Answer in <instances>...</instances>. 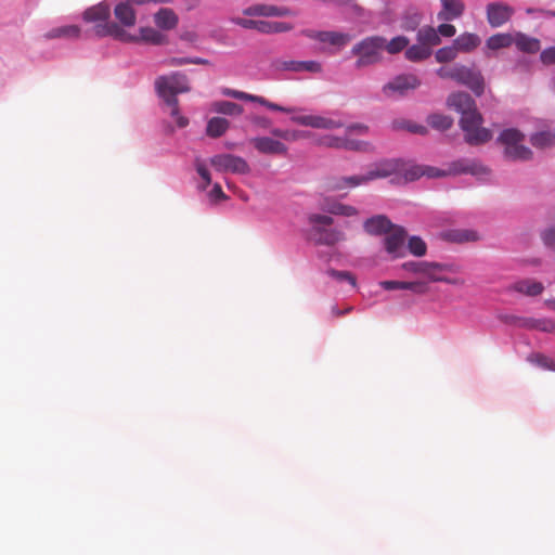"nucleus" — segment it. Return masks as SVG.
I'll return each mask as SVG.
<instances>
[{
    "label": "nucleus",
    "mask_w": 555,
    "mask_h": 555,
    "mask_svg": "<svg viewBox=\"0 0 555 555\" xmlns=\"http://www.w3.org/2000/svg\"><path fill=\"white\" fill-rule=\"evenodd\" d=\"M87 23H94V34L98 37H113L119 41H135L133 35L128 34L121 26L114 22H109L111 7L106 2H100L88 8L82 15Z\"/></svg>",
    "instance_id": "1"
},
{
    "label": "nucleus",
    "mask_w": 555,
    "mask_h": 555,
    "mask_svg": "<svg viewBox=\"0 0 555 555\" xmlns=\"http://www.w3.org/2000/svg\"><path fill=\"white\" fill-rule=\"evenodd\" d=\"M399 171V165L395 160L383 162L365 175L351 177H330L325 181V189L328 192H339L345 189L357 188L379 178H386Z\"/></svg>",
    "instance_id": "2"
},
{
    "label": "nucleus",
    "mask_w": 555,
    "mask_h": 555,
    "mask_svg": "<svg viewBox=\"0 0 555 555\" xmlns=\"http://www.w3.org/2000/svg\"><path fill=\"white\" fill-rule=\"evenodd\" d=\"M525 134L515 128L504 129L498 142L503 145V156L512 162H527L533 156L532 151L524 145Z\"/></svg>",
    "instance_id": "3"
},
{
    "label": "nucleus",
    "mask_w": 555,
    "mask_h": 555,
    "mask_svg": "<svg viewBox=\"0 0 555 555\" xmlns=\"http://www.w3.org/2000/svg\"><path fill=\"white\" fill-rule=\"evenodd\" d=\"M437 75L442 79H452L460 85L468 87L477 96H480L485 91L482 75L464 65L455 64L440 67L437 70Z\"/></svg>",
    "instance_id": "4"
},
{
    "label": "nucleus",
    "mask_w": 555,
    "mask_h": 555,
    "mask_svg": "<svg viewBox=\"0 0 555 555\" xmlns=\"http://www.w3.org/2000/svg\"><path fill=\"white\" fill-rule=\"evenodd\" d=\"M385 51V38L380 36L366 37L351 49V53L357 56L356 67L362 68L376 63L383 59Z\"/></svg>",
    "instance_id": "5"
},
{
    "label": "nucleus",
    "mask_w": 555,
    "mask_h": 555,
    "mask_svg": "<svg viewBox=\"0 0 555 555\" xmlns=\"http://www.w3.org/2000/svg\"><path fill=\"white\" fill-rule=\"evenodd\" d=\"M483 118L478 109L461 116L460 127L464 132V139L469 145L487 143L492 138V132L482 127Z\"/></svg>",
    "instance_id": "6"
},
{
    "label": "nucleus",
    "mask_w": 555,
    "mask_h": 555,
    "mask_svg": "<svg viewBox=\"0 0 555 555\" xmlns=\"http://www.w3.org/2000/svg\"><path fill=\"white\" fill-rule=\"evenodd\" d=\"M155 89L162 99H168L170 95L176 96L178 93L190 91L189 79L186 75L180 72L163 75L156 78Z\"/></svg>",
    "instance_id": "7"
},
{
    "label": "nucleus",
    "mask_w": 555,
    "mask_h": 555,
    "mask_svg": "<svg viewBox=\"0 0 555 555\" xmlns=\"http://www.w3.org/2000/svg\"><path fill=\"white\" fill-rule=\"evenodd\" d=\"M421 86L420 79L413 74H403L395 77L383 87L386 96H404L409 91Z\"/></svg>",
    "instance_id": "8"
},
{
    "label": "nucleus",
    "mask_w": 555,
    "mask_h": 555,
    "mask_svg": "<svg viewBox=\"0 0 555 555\" xmlns=\"http://www.w3.org/2000/svg\"><path fill=\"white\" fill-rule=\"evenodd\" d=\"M211 166L220 172L247 173L249 166L247 162L232 154H219L210 159Z\"/></svg>",
    "instance_id": "9"
},
{
    "label": "nucleus",
    "mask_w": 555,
    "mask_h": 555,
    "mask_svg": "<svg viewBox=\"0 0 555 555\" xmlns=\"http://www.w3.org/2000/svg\"><path fill=\"white\" fill-rule=\"evenodd\" d=\"M295 124L315 129L333 130L344 127L340 119L322 115H296L292 117Z\"/></svg>",
    "instance_id": "10"
},
{
    "label": "nucleus",
    "mask_w": 555,
    "mask_h": 555,
    "mask_svg": "<svg viewBox=\"0 0 555 555\" xmlns=\"http://www.w3.org/2000/svg\"><path fill=\"white\" fill-rule=\"evenodd\" d=\"M487 21L493 28L506 24L514 14V9L504 2H490L486 7Z\"/></svg>",
    "instance_id": "11"
},
{
    "label": "nucleus",
    "mask_w": 555,
    "mask_h": 555,
    "mask_svg": "<svg viewBox=\"0 0 555 555\" xmlns=\"http://www.w3.org/2000/svg\"><path fill=\"white\" fill-rule=\"evenodd\" d=\"M402 268L415 274L426 276L429 282H435V280H440L439 273L447 270L448 267L438 262L408 261L402 264Z\"/></svg>",
    "instance_id": "12"
},
{
    "label": "nucleus",
    "mask_w": 555,
    "mask_h": 555,
    "mask_svg": "<svg viewBox=\"0 0 555 555\" xmlns=\"http://www.w3.org/2000/svg\"><path fill=\"white\" fill-rule=\"evenodd\" d=\"M318 145L349 151H365L367 147V143L350 139L347 135H323L319 138Z\"/></svg>",
    "instance_id": "13"
},
{
    "label": "nucleus",
    "mask_w": 555,
    "mask_h": 555,
    "mask_svg": "<svg viewBox=\"0 0 555 555\" xmlns=\"http://www.w3.org/2000/svg\"><path fill=\"white\" fill-rule=\"evenodd\" d=\"M301 34L309 39L335 47H345L351 40V37L348 34L338 31H319L305 29L301 31Z\"/></svg>",
    "instance_id": "14"
},
{
    "label": "nucleus",
    "mask_w": 555,
    "mask_h": 555,
    "mask_svg": "<svg viewBox=\"0 0 555 555\" xmlns=\"http://www.w3.org/2000/svg\"><path fill=\"white\" fill-rule=\"evenodd\" d=\"M223 94L227 95V96H231L233 99H236V100H243V101H249V102H255V103H258L271 111H276V112H283V113H292L295 111V108H291V107H284V106H281L276 103H273V102H270L268 101L266 98L263 96H259V95H254V94H249V93H246V92H243V91H238V90H232V89H225L223 91Z\"/></svg>",
    "instance_id": "15"
},
{
    "label": "nucleus",
    "mask_w": 555,
    "mask_h": 555,
    "mask_svg": "<svg viewBox=\"0 0 555 555\" xmlns=\"http://www.w3.org/2000/svg\"><path fill=\"white\" fill-rule=\"evenodd\" d=\"M405 237V230L402 227L393 224L392 229L386 233L384 240L387 253L395 257L401 256V250L403 248Z\"/></svg>",
    "instance_id": "16"
},
{
    "label": "nucleus",
    "mask_w": 555,
    "mask_h": 555,
    "mask_svg": "<svg viewBox=\"0 0 555 555\" xmlns=\"http://www.w3.org/2000/svg\"><path fill=\"white\" fill-rule=\"evenodd\" d=\"M253 146L261 154L286 155L287 146L270 137H256L250 140Z\"/></svg>",
    "instance_id": "17"
},
{
    "label": "nucleus",
    "mask_w": 555,
    "mask_h": 555,
    "mask_svg": "<svg viewBox=\"0 0 555 555\" xmlns=\"http://www.w3.org/2000/svg\"><path fill=\"white\" fill-rule=\"evenodd\" d=\"M447 105L460 113L461 116L477 109L474 99L468 93L461 91L451 93L447 99Z\"/></svg>",
    "instance_id": "18"
},
{
    "label": "nucleus",
    "mask_w": 555,
    "mask_h": 555,
    "mask_svg": "<svg viewBox=\"0 0 555 555\" xmlns=\"http://www.w3.org/2000/svg\"><path fill=\"white\" fill-rule=\"evenodd\" d=\"M247 16H291L294 12L287 7L255 4L244 10Z\"/></svg>",
    "instance_id": "19"
},
{
    "label": "nucleus",
    "mask_w": 555,
    "mask_h": 555,
    "mask_svg": "<svg viewBox=\"0 0 555 555\" xmlns=\"http://www.w3.org/2000/svg\"><path fill=\"white\" fill-rule=\"evenodd\" d=\"M276 67L280 70L320 73L322 66L317 61H279Z\"/></svg>",
    "instance_id": "20"
},
{
    "label": "nucleus",
    "mask_w": 555,
    "mask_h": 555,
    "mask_svg": "<svg viewBox=\"0 0 555 555\" xmlns=\"http://www.w3.org/2000/svg\"><path fill=\"white\" fill-rule=\"evenodd\" d=\"M392 227L393 223L384 215L371 217L363 223L365 232L371 235L386 234Z\"/></svg>",
    "instance_id": "21"
},
{
    "label": "nucleus",
    "mask_w": 555,
    "mask_h": 555,
    "mask_svg": "<svg viewBox=\"0 0 555 555\" xmlns=\"http://www.w3.org/2000/svg\"><path fill=\"white\" fill-rule=\"evenodd\" d=\"M441 11L438 17L443 21H454L460 18L465 11V3L463 0H440Z\"/></svg>",
    "instance_id": "22"
},
{
    "label": "nucleus",
    "mask_w": 555,
    "mask_h": 555,
    "mask_svg": "<svg viewBox=\"0 0 555 555\" xmlns=\"http://www.w3.org/2000/svg\"><path fill=\"white\" fill-rule=\"evenodd\" d=\"M155 25L163 30L175 29L179 23V17L170 8H160L154 14Z\"/></svg>",
    "instance_id": "23"
},
{
    "label": "nucleus",
    "mask_w": 555,
    "mask_h": 555,
    "mask_svg": "<svg viewBox=\"0 0 555 555\" xmlns=\"http://www.w3.org/2000/svg\"><path fill=\"white\" fill-rule=\"evenodd\" d=\"M452 169L456 173H470L474 176H483L489 173V169L487 167L476 160L470 159H461L454 162Z\"/></svg>",
    "instance_id": "24"
},
{
    "label": "nucleus",
    "mask_w": 555,
    "mask_h": 555,
    "mask_svg": "<svg viewBox=\"0 0 555 555\" xmlns=\"http://www.w3.org/2000/svg\"><path fill=\"white\" fill-rule=\"evenodd\" d=\"M115 17L125 27H132L135 25L137 15L135 11L127 0L119 2L114 9Z\"/></svg>",
    "instance_id": "25"
},
{
    "label": "nucleus",
    "mask_w": 555,
    "mask_h": 555,
    "mask_svg": "<svg viewBox=\"0 0 555 555\" xmlns=\"http://www.w3.org/2000/svg\"><path fill=\"white\" fill-rule=\"evenodd\" d=\"M509 289L521 293L527 296H538L540 295L544 286L541 282L531 280V279H525L515 282Z\"/></svg>",
    "instance_id": "26"
},
{
    "label": "nucleus",
    "mask_w": 555,
    "mask_h": 555,
    "mask_svg": "<svg viewBox=\"0 0 555 555\" xmlns=\"http://www.w3.org/2000/svg\"><path fill=\"white\" fill-rule=\"evenodd\" d=\"M80 28L77 25H65L50 29L43 37L47 40L67 38L77 39L80 36Z\"/></svg>",
    "instance_id": "27"
},
{
    "label": "nucleus",
    "mask_w": 555,
    "mask_h": 555,
    "mask_svg": "<svg viewBox=\"0 0 555 555\" xmlns=\"http://www.w3.org/2000/svg\"><path fill=\"white\" fill-rule=\"evenodd\" d=\"M481 40L478 35L473 33H464L454 40V46L461 52H472L479 47Z\"/></svg>",
    "instance_id": "28"
},
{
    "label": "nucleus",
    "mask_w": 555,
    "mask_h": 555,
    "mask_svg": "<svg viewBox=\"0 0 555 555\" xmlns=\"http://www.w3.org/2000/svg\"><path fill=\"white\" fill-rule=\"evenodd\" d=\"M134 37L137 38L134 42L143 41L155 46L167 43V37L163 35L159 30L152 27H141L140 36Z\"/></svg>",
    "instance_id": "29"
},
{
    "label": "nucleus",
    "mask_w": 555,
    "mask_h": 555,
    "mask_svg": "<svg viewBox=\"0 0 555 555\" xmlns=\"http://www.w3.org/2000/svg\"><path fill=\"white\" fill-rule=\"evenodd\" d=\"M317 234V243L320 245L333 246L346 240V234L339 229H324Z\"/></svg>",
    "instance_id": "30"
},
{
    "label": "nucleus",
    "mask_w": 555,
    "mask_h": 555,
    "mask_svg": "<svg viewBox=\"0 0 555 555\" xmlns=\"http://www.w3.org/2000/svg\"><path fill=\"white\" fill-rule=\"evenodd\" d=\"M230 127L228 119L223 117H212L206 126V134L210 138H219L223 135Z\"/></svg>",
    "instance_id": "31"
},
{
    "label": "nucleus",
    "mask_w": 555,
    "mask_h": 555,
    "mask_svg": "<svg viewBox=\"0 0 555 555\" xmlns=\"http://www.w3.org/2000/svg\"><path fill=\"white\" fill-rule=\"evenodd\" d=\"M514 43L518 50L526 53H535L540 50V41L521 33L516 34Z\"/></svg>",
    "instance_id": "32"
},
{
    "label": "nucleus",
    "mask_w": 555,
    "mask_h": 555,
    "mask_svg": "<svg viewBox=\"0 0 555 555\" xmlns=\"http://www.w3.org/2000/svg\"><path fill=\"white\" fill-rule=\"evenodd\" d=\"M293 29V25L286 22L259 20L258 30L261 34H281Z\"/></svg>",
    "instance_id": "33"
},
{
    "label": "nucleus",
    "mask_w": 555,
    "mask_h": 555,
    "mask_svg": "<svg viewBox=\"0 0 555 555\" xmlns=\"http://www.w3.org/2000/svg\"><path fill=\"white\" fill-rule=\"evenodd\" d=\"M513 43L514 36L505 33L492 35L486 41L487 48L494 51L503 48H508Z\"/></svg>",
    "instance_id": "34"
},
{
    "label": "nucleus",
    "mask_w": 555,
    "mask_h": 555,
    "mask_svg": "<svg viewBox=\"0 0 555 555\" xmlns=\"http://www.w3.org/2000/svg\"><path fill=\"white\" fill-rule=\"evenodd\" d=\"M417 40L423 46L431 47L438 46L441 41L437 30L434 27H423L417 31Z\"/></svg>",
    "instance_id": "35"
},
{
    "label": "nucleus",
    "mask_w": 555,
    "mask_h": 555,
    "mask_svg": "<svg viewBox=\"0 0 555 555\" xmlns=\"http://www.w3.org/2000/svg\"><path fill=\"white\" fill-rule=\"evenodd\" d=\"M170 108V115L175 118L179 128H184L189 125V119L180 114L179 101L177 96L170 95L168 99H163Z\"/></svg>",
    "instance_id": "36"
},
{
    "label": "nucleus",
    "mask_w": 555,
    "mask_h": 555,
    "mask_svg": "<svg viewBox=\"0 0 555 555\" xmlns=\"http://www.w3.org/2000/svg\"><path fill=\"white\" fill-rule=\"evenodd\" d=\"M427 124L439 131L448 130L453 125V119L443 114H431L427 117Z\"/></svg>",
    "instance_id": "37"
},
{
    "label": "nucleus",
    "mask_w": 555,
    "mask_h": 555,
    "mask_svg": "<svg viewBox=\"0 0 555 555\" xmlns=\"http://www.w3.org/2000/svg\"><path fill=\"white\" fill-rule=\"evenodd\" d=\"M308 222L312 227V231L317 234L325 229V227L332 225L334 220L327 215L311 214L308 216Z\"/></svg>",
    "instance_id": "38"
},
{
    "label": "nucleus",
    "mask_w": 555,
    "mask_h": 555,
    "mask_svg": "<svg viewBox=\"0 0 555 555\" xmlns=\"http://www.w3.org/2000/svg\"><path fill=\"white\" fill-rule=\"evenodd\" d=\"M214 111L224 115L236 116L243 113V107L234 102L218 101L214 103Z\"/></svg>",
    "instance_id": "39"
},
{
    "label": "nucleus",
    "mask_w": 555,
    "mask_h": 555,
    "mask_svg": "<svg viewBox=\"0 0 555 555\" xmlns=\"http://www.w3.org/2000/svg\"><path fill=\"white\" fill-rule=\"evenodd\" d=\"M431 54V50L428 47L423 46L418 42V44H414L406 49L405 56L410 61H422L427 59Z\"/></svg>",
    "instance_id": "40"
},
{
    "label": "nucleus",
    "mask_w": 555,
    "mask_h": 555,
    "mask_svg": "<svg viewBox=\"0 0 555 555\" xmlns=\"http://www.w3.org/2000/svg\"><path fill=\"white\" fill-rule=\"evenodd\" d=\"M530 142L537 149H545L553 145L555 142V134L553 135L547 131L537 132L531 135Z\"/></svg>",
    "instance_id": "41"
},
{
    "label": "nucleus",
    "mask_w": 555,
    "mask_h": 555,
    "mask_svg": "<svg viewBox=\"0 0 555 555\" xmlns=\"http://www.w3.org/2000/svg\"><path fill=\"white\" fill-rule=\"evenodd\" d=\"M409 44V39L404 36L392 38L389 42L385 39V50L389 54H396L404 50Z\"/></svg>",
    "instance_id": "42"
},
{
    "label": "nucleus",
    "mask_w": 555,
    "mask_h": 555,
    "mask_svg": "<svg viewBox=\"0 0 555 555\" xmlns=\"http://www.w3.org/2000/svg\"><path fill=\"white\" fill-rule=\"evenodd\" d=\"M528 360L544 370L555 371V360L542 353H532L529 356Z\"/></svg>",
    "instance_id": "43"
},
{
    "label": "nucleus",
    "mask_w": 555,
    "mask_h": 555,
    "mask_svg": "<svg viewBox=\"0 0 555 555\" xmlns=\"http://www.w3.org/2000/svg\"><path fill=\"white\" fill-rule=\"evenodd\" d=\"M408 248L411 254L417 257L424 256L427 249L425 242L418 236H412L409 240Z\"/></svg>",
    "instance_id": "44"
},
{
    "label": "nucleus",
    "mask_w": 555,
    "mask_h": 555,
    "mask_svg": "<svg viewBox=\"0 0 555 555\" xmlns=\"http://www.w3.org/2000/svg\"><path fill=\"white\" fill-rule=\"evenodd\" d=\"M457 55V50L455 48V46L453 44V47H444V48H441L439 49L437 52H436V60L437 62L439 63H446V62H450V61H453Z\"/></svg>",
    "instance_id": "45"
},
{
    "label": "nucleus",
    "mask_w": 555,
    "mask_h": 555,
    "mask_svg": "<svg viewBox=\"0 0 555 555\" xmlns=\"http://www.w3.org/2000/svg\"><path fill=\"white\" fill-rule=\"evenodd\" d=\"M393 125H395V128H397V129H406L408 131H410L412 133H418V134L427 133V129L423 125H416V124H412L410 121H396Z\"/></svg>",
    "instance_id": "46"
},
{
    "label": "nucleus",
    "mask_w": 555,
    "mask_h": 555,
    "mask_svg": "<svg viewBox=\"0 0 555 555\" xmlns=\"http://www.w3.org/2000/svg\"><path fill=\"white\" fill-rule=\"evenodd\" d=\"M327 274L337 281H340V282L347 281L352 286H356V278L348 271H337V270L331 269L327 271Z\"/></svg>",
    "instance_id": "47"
},
{
    "label": "nucleus",
    "mask_w": 555,
    "mask_h": 555,
    "mask_svg": "<svg viewBox=\"0 0 555 555\" xmlns=\"http://www.w3.org/2000/svg\"><path fill=\"white\" fill-rule=\"evenodd\" d=\"M541 240L546 247L555 250V227H548L541 232Z\"/></svg>",
    "instance_id": "48"
},
{
    "label": "nucleus",
    "mask_w": 555,
    "mask_h": 555,
    "mask_svg": "<svg viewBox=\"0 0 555 555\" xmlns=\"http://www.w3.org/2000/svg\"><path fill=\"white\" fill-rule=\"evenodd\" d=\"M341 205L343 204L339 203V202L330 201V199L325 198L323 201V203L321 204V209L326 211V212H328V214L339 216V211H340Z\"/></svg>",
    "instance_id": "49"
},
{
    "label": "nucleus",
    "mask_w": 555,
    "mask_h": 555,
    "mask_svg": "<svg viewBox=\"0 0 555 555\" xmlns=\"http://www.w3.org/2000/svg\"><path fill=\"white\" fill-rule=\"evenodd\" d=\"M452 240L460 243L476 241L477 234L473 231H457L452 234Z\"/></svg>",
    "instance_id": "50"
},
{
    "label": "nucleus",
    "mask_w": 555,
    "mask_h": 555,
    "mask_svg": "<svg viewBox=\"0 0 555 555\" xmlns=\"http://www.w3.org/2000/svg\"><path fill=\"white\" fill-rule=\"evenodd\" d=\"M530 326L538 328L543 332L555 334V322L552 320H539L534 321Z\"/></svg>",
    "instance_id": "51"
},
{
    "label": "nucleus",
    "mask_w": 555,
    "mask_h": 555,
    "mask_svg": "<svg viewBox=\"0 0 555 555\" xmlns=\"http://www.w3.org/2000/svg\"><path fill=\"white\" fill-rule=\"evenodd\" d=\"M422 176H425V170L424 167L421 166H412L408 168L404 172V178L408 181L416 180Z\"/></svg>",
    "instance_id": "52"
},
{
    "label": "nucleus",
    "mask_w": 555,
    "mask_h": 555,
    "mask_svg": "<svg viewBox=\"0 0 555 555\" xmlns=\"http://www.w3.org/2000/svg\"><path fill=\"white\" fill-rule=\"evenodd\" d=\"M540 60L544 65L555 64V47L543 50L540 54Z\"/></svg>",
    "instance_id": "53"
},
{
    "label": "nucleus",
    "mask_w": 555,
    "mask_h": 555,
    "mask_svg": "<svg viewBox=\"0 0 555 555\" xmlns=\"http://www.w3.org/2000/svg\"><path fill=\"white\" fill-rule=\"evenodd\" d=\"M233 22L236 25H238L245 29L258 30L259 20H248V18L237 17V18H234Z\"/></svg>",
    "instance_id": "54"
},
{
    "label": "nucleus",
    "mask_w": 555,
    "mask_h": 555,
    "mask_svg": "<svg viewBox=\"0 0 555 555\" xmlns=\"http://www.w3.org/2000/svg\"><path fill=\"white\" fill-rule=\"evenodd\" d=\"M196 171L201 176V178L205 181L203 189H206L211 182V178H210V173H209L208 169L206 168V166L203 163L197 162L196 163Z\"/></svg>",
    "instance_id": "55"
},
{
    "label": "nucleus",
    "mask_w": 555,
    "mask_h": 555,
    "mask_svg": "<svg viewBox=\"0 0 555 555\" xmlns=\"http://www.w3.org/2000/svg\"><path fill=\"white\" fill-rule=\"evenodd\" d=\"M249 120L254 126L262 129H268L271 126V120L264 116L253 115L249 117Z\"/></svg>",
    "instance_id": "56"
},
{
    "label": "nucleus",
    "mask_w": 555,
    "mask_h": 555,
    "mask_svg": "<svg viewBox=\"0 0 555 555\" xmlns=\"http://www.w3.org/2000/svg\"><path fill=\"white\" fill-rule=\"evenodd\" d=\"M436 30H437L439 37L440 36L452 37L456 33L455 26L452 24H449V23L440 24Z\"/></svg>",
    "instance_id": "57"
},
{
    "label": "nucleus",
    "mask_w": 555,
    "mask_h": 555,
    "mask_svg": "<svg viewBox=\"0 0 555 555\" xmlns=\"http://www.w3.org/2000/svg\"><path fill=\"white\" fill-rule=\"evenodd\" d=\"M404 289H410L417 294H424L427 292L428 287L425 282H405Z\"/></svg>",
    "instance_id": "58"
},
{
    "label": "nucleus",
    "mask_w": 555,
    "mask_h": 555,
    "mask_svg": "<svg viewBox=\"0 0 555 555\" xmlns=\"http://www.w3.org/2000/svg\"><path fill=\"white\" fill-rule=\"evenodd\" d=\"M369 131V127L364 124H352V125H349L347 128H346V135L348 137L349 134L351 133H357V134H366Z\"/></svg>",
    "instance_id": "59"
},
{
    "label": "nucleus",
    "mask_w": 555,
    "mask_h": 555,
    "mask_svg": "<svg viewBox=\"0 0 555 555\" xmlns=\"http://www.w3.org/2000/svg\"><path fill=\"white\" fill-rule=\"evenodd\" d=\"M380 286L386 291H393V289H404L405 288V282L401 281H383L380 282Z\"/></svg>",
    "instance_id": "60"
},
{
    "label": "nucleus",
    "mask_w": 555,
    "mask_h": 555,
    "mask_svg": "<svg viewBox=\"0 0 555 555\" xmlns=\"http://www.w3.org/2000/svg\"><path fill=\"white\" fill-rule=\"evenodd\" d=\"M271 133L274 137L282 138V139H285V140L296 139L298 137L297 132H289V131L282 130V129H279V128L272 129Z\"/></svg>",
    "instance_id": "61"
},
{
    "label": "nucleus",
    "mask_w": 555,
    "mask_h": 555,
    "mask_svg": "<svg viewBox=\"0 0 555 555\" xmlns=\"http://www.w3.org/2000/svg\"><path fill=\"white\" fill-rule=\"evenodd\" d=\"M209 196L214 199H224L227 196L223 193L221 185L216 183L209 192Z\"/></svg>",
    "instance_id": "62"
},
{
    "label": "nucleus",
    "mask_w": 555,
    "mask_h": 555,
    "mask_svg": "<svg viewBox=\"0 0 555 555\" xmlns=\"http://www.w3.org/2000/svg\"><path fill=\"white\" fill-rule=\"evenodd\" d=\"M168 66H182L186 64H191L190 57H170L166 61Z\"/></svg>",
    "instance_id": "63"
},
{
    "label": "nucleus",
    "mask_w": 555,
    "mask_h": 555,
    "mask_svg": "<svg viewBox=\"0 0 555 555\" xmlns=\"http://www.w3.org/2000/svg\"><path fill=\"white\" fill-rule=\"evenodd\" d=\"M358 212L359 211L356 207L343 204L339 211V216L352 217L357 216Z\"/></svg>",
    "instance_id": "64"
}]
</instances>
